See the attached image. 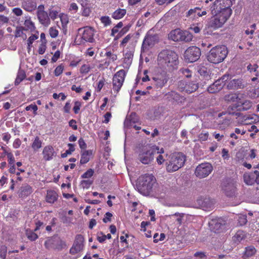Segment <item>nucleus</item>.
Wrapping results in <instances>:
<instances>
[{
	"label": "nucleus",
	"instance_id": "obj_4",
	"mask_svg": "<svg viewBox=\"0 0 259 259\" xmlns=\"http://www.w3.org/2000/svg\"><path fill=\"white\" fill-rule=\"evenodd\" d=\"M156 153H164L163 148L157 146H145L142 149L139 154V160L144 164L150 163L154 159V155Z\"/></svg>",
	"mask_w": 259,
	"mask_h": 259
},
{
	"label": "nucleus",
	"instance_id": "obj_64",
	"mask_svg": "<svg viewBox=\"0 0 259 259\" xmlns=\"http://www.w3.org/2000/svg\"><path fill=\"white\" fill-rule=\"evenodd\" d=\"M105 235H104L102 232H100L97 234V240L100 243H103L106 240Z\"/></svg>",
	"mask_w": 259,
	"mask_h": 259
},
{
	"label": "nucleus",
	"instance_id": "obj_1",
	"mask_svg": "<svg viewBox=\"0 0 259 259\" xmlns=\"http://www.w3.org/2000/svg\"><path fill=\"white\" fill-rule=\"evenodd\" d=\"M231 0H217L211 9L212 16L209 19L208 26L213 30L222 27L232 14Z\"/></svg>",
	"mask_w": 259,
	"mask_h": 259
},
{
	"label": "nucleus",
	"instance_id": "obj_26",
	"mask_svg": "<svg viewBox=\"0 0 259 259\" xmlns=\"http://www.w3.org/2000/svg\"><path fill=\"white\" fill-rule=\"evenodd\" d=\"M92 155V151L91 150L83 151L81 152L80 163L81 164L87 163Z\"/></svg>",
	"mask_w": 259,
	"mask_h": 259
},
{
	"label": "nucleus",
	"instance_id": "obj_27",
	"mask_svg": "<svg viewBox=\"0 0 259 259\" xmlns=\"http://www.w3.org/2000/svg\"><path fill=\"white\" fill-rule=\"evenodd\" d=\"M133 57V52L129 51L125 54L123 60V67L128 68L132 62Z\"/></svg>",
	"mask_w": 259,
	"mask_h": 259
},
{
	"label": "nucleus",
	"instance_id": "obj_25",
	"mask_svg": "<svg viewBox=\"0 0 259 259\" xmlns=\"http://www.w3.org/2000/svg\"><path fill=\"white\" fill-rule=\"evenodd\" d=\"M31 192V188L29 186L25 185L21 187L18 192V195L20 197H25L30 195Z\"/></svg>",
	"mask_w": 259,
	"mask_h": 259
},
{
	"label": "nucleus",
	"instance_id": "obj_35",
	"mask_svg": "<svg viewBox=\"0 0 259 259\" xmlns=\"http://www.w3.org/2000/svg\"><path fill=\"white\" fill-rule=\"evenodd\" d=\"M245 238V235L243 231H238L236 232L235 235L233 237V240L235 243L240 242Z\"/></svg>",
	"mask_w": 259,
	"mask_h": 259
},
{
	"label": "nucleus",
	"instance_id": "obj_55",
	"mask_svg": "<svg viewBox=\"0 0 259 259\" xmlns=\"http://www.w3.org/2000/svg\"><path fill=\"white\" fill-rule=\"evenodd\" d=\"M195 13L197 15V17H202L206 15L207 12L205 10L201 11V9L199 7H195Z\"/></svg>",
	"mask_w": 259,
	"mask_h": 259
},
{
	"label": "nucleus",
	"instance_id": "obj_36",
	"mask_svg": "<svg viewBox=\"0 0 259 259\" xmlns=\"http://www.w3.org/2000/svg\"><path fill=\"white\" fill-rule=\"evenodd\" d=\"M42 142L39 139L38 137H36L33 142L32 144L31 147L32 148L34 151H37L38 149L41 148V147Z\"/></svg>",
	"mask_w": 259,
	"mask_h": 259
},
{
	"label": "nucleus",
	"instance_id": "obj_47",
	"mask_svg": "<svg viewBox=\"0 0 259 259\" xmlns=\"http://www.w3.org/2000/svg\"><path fill=\"white\" fill-rule=\"evenodd\" d=\"M105 56L107 57L110 61H114L117 60V55L111 51H107L105 54Z\"/></svg>",
	"mask_w": 259,
	"mask_h": 259
},
{
	"label": "nucleus",
	"instance_id": "obj_21",
	"mask_svg": "<svg viewBox=\"0 0 259 259\" xmlns=\"http://www.w3.org/2000/svg\"><path fill=\"white\" fill-rule=\"evenodd\" d=\"M166 99L169 101H175L176 102H182L184 100L179 94L175 91H171L165 95Z\"/></svg>",
	"mask_w": 259,
	"mask_h": 259
},
{
	"label": "nucleus",
	"instance_id": "obj_54",
	"mask_svg": "<svg viewBox=\"0 0 259 259\" xmlns=\"http://www.w3.org/2000/svg\"><path fill=\"white\" fill-rule=\"evenodd\" d=\"M58 13L57 10L54 9L50 10L49 16L50 19H51L53 20L56 19L59 15Z\"/></svg>",
	"mask_w": 259,
	"mask_h": 259
},
{
	"label": "nucleus",
	"instance_id": "obj_37",
	"mask_svg": "<svg viewBox=\"0 0 259 259\" xmlns=\"http://www.w3.org/2000/svg\"><path fill=\"white\" fill-rule=\"evenodd\" d=\"M59 17L62 23V27L63 29H65L69 22L68 17L66 14H61L59 15Z\"/></svg>",
	"mask_w": 259,
	"mask_h": 259
},
{
	"label": "nucleus",
	"instance_id": "obj_3",
	"mask_svg": "<svg viewBox=\"0 0 259 259\" xmlns=\"http://www.w3.org/2000/svg\"><path fill=\"white\" fill-rule=\"evenodd\" d=\"M155 183L156 179L153 175H144L138 178L136 187L141 194L147 196L152 192Z\"/></svg>",
	"mask_w": 259,
	"mask_h": 259
},
{
	"label": "nucleus",
	"instance_id": "obj_28",
	"mask_svg": "<svg viewBox=\"0 0 259 259\" xmlns=\"http://www.w3.org/2000/svg\"><path fill=\"white\" fill-rule=\"evenodd\" d=\"M126 11L124 9H117L112 14V17L116 20L122 18L126 14Z\"/></svg>",
	"mask_w": 259,
	"mask_h": 259
},
{
	"label": "nucleus",
	"instance_id": "obj_50",
	"mask_svg": "<svg viewBox=\"0 0 259 259\" xmlns=\"http://www.w3.org/2000/svg\"><path fill=\"white\" fill-rule=\"evenodd\" d=\"M4 151L8 158L9 164L10 165L14 164L15 160L13 154L11 152H7L5 150Z\"/></svg>",
	"mask_w": 259,
	"mask_h": 259
},
{
	"label": "nucleus",
	"instance_id": "obj_9",
	"mask_svg": "<svg viewBox=\"0 0 259 259\" xmlns=\"http://www.w3.org/2000/svg\"><path fill=\"white\" fill-rule=\"evenodd\" d=\"M126 72L121 69L117 71L113 76L112 79V89L114 93L117 94L122 87L124 81Z\"/></svg>",
	"mask_w": 259,
	"mask_h": 259
},
{
	"label": "nucleus",
	"instance_id": "obj_19",
	"mask_svg": "<svg viewBox=\"0 0 259 259\" xmlns=\"http://www.w3.org/2000/svg\"><path fill=\"white\" fill-rule=\"evenodd\" d=\"M21 7L29 13H32L37 9V3L35 0H22Z\"/></svg>",
	"mask_w": 259,
	"mask_h": 259
},
{
	"label": "nucleus",
	"instance_id": "obj_53",
	"mask_svg": "<svg viewBox=\"0 0 259 259\" xmlns=\"http://www.w3.org/2000/svg\"><path fill=\"white\" fill-rule=\"evenodd\" d=\"M94 173L93 169L90 168L85 172L82 176L81 177L83 179H88L91 178Z\"/></svg>",
	"mask_w": 259,
	"mask_h": 259
},
{
	"label": "nucleus",
	"instance_id": "obj_8",
	"mask_svg": "<svg viewBox=\"0 0 259 259\" xmlns=\"http://www.w3.org/2000/svg\"><path fill=\"white\" fill-rule=\"evenodd\" d=\"M159 40L158 35L154 34L151 30L149 31L146 34L143 41L142 51L145 52L152 48Z\"/></svg>",
	"mask_w": 259,
	"mask_h": 259
},
{
	"label": "nucleus",
	"instance_id": "obj_30",
	"mask_svg": "<svg viewBox=\"0 0 259 259\" xmlns=\"http://www.w3.org/2000/svg\"><path fill=\"white\" fill-rule=\"evenodd\" d=\"M223 190L228 196L231 197L235 193L236 187L234 184L231 183L225 186Z\"/></svg>",
	"mask_w": 259,
	"mask_h": 259
},
{
	"label": "nucleus",
	"instance_id": "obj_16",
	"mask_svg": "<svg viewBox=\"0 0 259 259\" xmlns=\"http://www.w3.org/2000/svg\"><path fill=\"white\" fill-rule=\"evenodd\" d=\"M244 183L247 185H252L254 183L259 184V171L254 170L253 172L245 173L243 175Z\"/></svg>",
	"mask_w": 259,
	"mask_h": 259
},
{
	"label": "nucleus",
	"instance_id": "obj_11",
	"mask_svg": "<svg viewBox=\"0 0 259 259\" xmlns=\"http://www.w3.org/2000/svg\"><path fill=\"white\" fill-rule=\"evenodd\" d=\"M36 16L39 22L45 27H48L51 24V20L48 13L45 11L43 5L37 7Z\"/></svg>",
	"mask_w": 259,
	"mask_h": 259
},
{
	"label": "nucleus",
	"instance_id": "obj_13",
	"mask_svg": "<svg viewBox=\"0 0 259 259\" xmlns=\"http://www.w3.org/2000/svg\"><path fill=\"white\" fill-rule=\"evenodd\" d=\"M212 170L211 165L209 163H203L197 166L195 169V175L199 178H203L208 176Z\"/></svg>",
	"mask_w": 259,
	"mask_h": 259
},
{
	"label": "nucleus",
	"instance_id": "obj_23",
	"mask_svg": "<svg viewBox=\"0 0 259 259\" xmlns=\"http://www.w3.org/2000/svg\"><path fill=\"white\" fill-rule=\"evenodd\" d=\"M153 83L158 88H162L167 82V79L165 76H161L153 78Z\"/></svg>",
	"mask_w": 259,
	"mask_h": 259
},
{
	"label": "nucleus",
	"instance_id": "obj_24",
	"mask_svg": "<svg viewBox=\"0 0 259 259\" xmlns=\"http://www.w3.org/2000/svg\"><path fill=\"white\" fill-rule=\"evenodd\" d=\"M237 107L239 108V110H247L249 109L252 106V103L249 100L242 101L241 98L239 99Z\"/></svg>",
	"mask_w": 259,
	"mask_h": 259
},
{
	"label": "nucleus",
	"instance_id": "obj_44",
	"mask_svg": "<svg viewBox=\"0 0 259 259\" xmlns=\"http://www.w3.org/2000/svg\"><path fill=\"white\" fill-rule=\"evenodd\" d=\"M49 34L52 38H56L58 36L59 31L55 27H51L49 30Z\"/></svg>",
	"mask_w": 259,
	"mask_h": 259
},
{
	"label": "nucleus",
	"instance_id": "obj_45",
	"mask_svg": "<svg viewBox=\"0 0 259 259\" xmlns=\"http://www.w3.org/2000/svg\"><path fill=\"white\" fill-rule=\"evenodd\" d=\"M131 119H130V126H133L136 130H139L141 128V127L138 126L136 125H134V124L136 122L137 118L136 115L135 114H132L131 115Z\"/></svg>",
	"mask_w": 259,
	"mask_h": 259
},
{
	"label": "nucleus",
	"instance_id": "obj_6",
	"mask_svg": "<svg viewBox=\"0 0 259 259\" xmlns=\"http://www.w3.org/2000/svg\"><path fill=\"white\" fill-rule=\"evenodd\" d=\"M185 161V157L182 153L173 154L166 162L167 171L171 172L178 170L184 165Z\"/></svg>",
	"mask_w": 259,
	"mask_h": 259
},
{
	"label": "nucleus",
	"instance_id": "obj_10",
	"mask_svg": "<svg viewBox=\"0 0 259 259\" xmlns=\"http://www.w3.org/2000/svg\"><path fill=\"white\" fill-rule=\"evenodd\" d=\"M198 88V84L194 81L188 82L182 80L177 83V89L182 93L190 94L196 91Z\"/></svg>",
	"mask_w": 259,
	"mask_h": 259
},
{
	"label": "nucleus",
	"instance_id": "obj_41",
	"mask_svg": "<svg viewBox=\"0 0 259 259\" xmlns=\"http://www.w3.org/2000/svg\"><path fill=\"white\" fill-rule=\"evenodd\" d=\"M257 68L258 66L256 64H254L253 65L249 64L247 67V70L249 71L250 73L255 72V75L256 76H259V73L257 71Z\"/></svg>",
	"mask_w": 259,
	"mask_h": 259
},
{
	"label": "nucleus",
	"instance_id": "obj_7",
	"mask_svg": "<svg viewBox=\"0 0 259 259\" xmlns=\"http://www.w3.org/2000/svg\"><path fill=\"white\" fill-rule=\"evenodd\" d=\"M168 38L175 41H184L189 42L192 40L193 36L186 30L176 29L172 30L168 34Z\"/></svg>",
	"mask_w": 259,
	"mask_h": 259
},
{
	"label": "nucleus",
	"instance_id": "obj_46",
	"mask_svg": "<svg viewBox=\"0 0 259 259\" xmlns=\"http://www.w3.org/2000/svg\"><path fill=\"white\" fill-rule=\"evenodd\" d=\"M122 26V22H119L115 26H114L112 29L111 35L114 36L115 35V34L119 31V29L121 28Z\"/></svg>",
	"mask_w": 259,
	"mask_h": 259
},
{
	"label": "nucleus",
	"instance_id": "obj_51",
	"mask_svg": "<svg viewBox=\"0 0 259 259\" xmlns=\"http://www.w3.org/2000/svg\"><path fill=\"white\" fill-rule=\"evenodd\" d=\"M26 235L27 238L31 241H34L38 238L36 234L30 231L27 232Z\"/></svg>",
	"mask_w": 259,
	"mask_h": 259
},
{
	"label": "nucleus",
	"instance_id": "obj_61",
	"mask_svg": "<svg viewBox=\"0 0 259 259\" xmlns=\"http://www.w3.org/2000/svg\"><path fill=\"white\" fill-rule=\"evenodd\" d=\"M132 35L131 34L127 35L122 40L120 46L122 47L125 46L127 43L130 41L131 38H132Z\"/></svg>",
	"mask_w": 259,
	"mask_h": 259
},
{
	"label": "nucleus",
	"instance_id": "obj_48",
	"mask_svg": "<svg viewBox=\"0 0 259 259\" xmlns=\"http://www.w3.org/2000/svg\"><path fill=\"white\" fill-rule=\"evenodd\" d=\"M209 134L206 132H201L198 136V140L200 142L205 141L208 139Z\"/></svg>",
	"mask_w": 259,
	"mask_h": 259
},
{
	"label": "nucleus",
	"instance_id": "obj_15",
	"mask_svg": "<svg viewBox=\"0 0 259 259\" xmlns=\"http://www.w3.org/2000/svg\"><path fill=\"white\" fill-rule=\"evenodd\" d=\"M79 32L81 34V38L86 41L90 42H93L94 30L89 26H86L78 29Z\"/></svg>",
	"mask_w": 259,
	"mask_h": 259
},
{
	"label": "nucleus",
	"instance_id": "obj_18",
	"mask_svg": "<svg viewBox=\"0 0 259 259\" xmlns=\"http://www.w3.org/2000/svg\"><path fill=\"white\" fill-rule=\"evenodd\" d=\"M83 240L84 239L82 235H77L73 246L70 248V252L72 254H75L82 250Z\"/></svg>",
	"mask_w": 259,
	"mask_h": 259
},
{
	"label": "nucleus",
	"instance_id": "obj_5",
	"mask_svg": "<svg viewBox=\"0 0 259 259\" xmlns=\"http://www.w3.org/2000/svg\"><path fill=\"white\" fill-rule=\"evenodd\" d=\"M228 54L226 46H218L213 48L207 55V59L211 63L218 64L222 62Z\"/></svg>",
	"mask_w": 259,
	"mask_h": 259
},
{
	"label": "nucleus",
	"instance_id": "obj_14",
	"mask_svg": "<svg viewBox=\"0 0 259 259\" xmlns=\"http://www.w3.org/2000/svg\"><path fill=\"white\" fill-rule=\"evenodd\" d=\"M229 75H225L221 79L216 80L207 89L210 93H215L221 90L225 85V82L228 79Z\"/></svg>",
	"mask_w": 259,
	"mask_h": 259
},
{
	"label": "nucleus",
	"instance_id": "obj_29",
	"mask_svg": "<svg viewBox=\"0 0 259 259\" xmlns=\"http://www.w3.org/2000/svg\"><path fill=\"white\" fill-rule=\"evenodd\" d=\"M58 198V195L55 191L50 190L47 191L46 201L48 203H53Z\"/></svg>",
	"mask_w": 259,
	"mask_h": 259
},
{
	"label": "nucleus",
	"instance_id": "obj_62",
	"mask_svg": "<svg viewBox=\"0 0 259 259\" xmlns=\"http://www.w3.org/2000/svg\"><path fill=\"white\" fill-rule=\"evenodd\" d=\"M91 69V67L88 65H83L80 69V72L81 73H87L89 72Z\"/></svg>",
	"mask_w": 259,
	"mask_h": 259
},
{
	"label": "nucleus",
	"instance_id": "obj_63",
	"mask_svg": "<svg viewBox=\"0 0 259 259\" xmlns=\"http://www.w3.org/2000/svg\"><path fill=\"white\" fill-rule=\"evenodd\" d=\"M37 106L35 104H31L29 106H27L25 108V110L26 111H29L32 110L33 111L34 114H36V111L37 110Z\"/></svg>",
	"mask_w": 259,
	"mask_h": 259
},
{
	"label": "nucleus",
	"instance_id": "obj_49",
	"mask_svg": "<svg viewBox=\"0 0 259 259\" xmlns=\"http://www.w3.org/2000/svg\"><path fill=\"white\" fill-rule=\"evenodd\" d=\"M211 225H214L213 229L215 230V231H219L220 229H222L223 227V225L220 222V221H218L215 222L214 221H212L211 223H210Z\"/></svg>",
	"mask_w": 259,
	"mask_h": 259
},
{
	"label": "nucleus",
	"instance_id": "obj_57",
	"mask_svg": "<svg viewBox=\"0 0 259 259\" xmlns=\"http://www.w3.org/2000/svg\"><path fill=\"white\" fill-rule=\"evenodd\" d=\"M38 36L36 34H32L28 39L27 44L29 48L33 41L38 38Z\"/></svg>",
	"mask_w": 259,
	"mask_h": 259
},
{
	"label": "nucleus",
	"instance_id": "obj_22",
	"mask_svg": "<svg viewBox=\"0 0 259 259\" xmlns=\"http://www.w3.org/2000/svg\"><path fill=\"white\" fill-rule=\"evenodd\" d=\"M243 85L242 82V80L239 79H234L229 81L227 85V87L229 89L235 90L238 89H241L243 88Z\"/></svg>",
	"mask_w": 259,
	"mask_h": 259
},
{
	"label": "nucleus",
	"instance_id": "obj_56",
	"mask_svg": "<svg viewBox=\"0 0 259 259\" xmlns=\"http://www.w3.org/2000/svg\"><path fill=\"white\" fill-rule=\"evenodd\" d=\"M93 181L90 180H83L81 182V185L83 188H89L92 184Z\"/></svg>",
	"mask_w": 259,
	"mask_h": 259
},
{
	"label": "nucleus",
	"instance_id": "obj_52",
	"mask_svg": "<svg viewBox=\"0 0 259 259\" xmlns=\"http://www.w3.org/2000/svg\"><path fill=\"white\" fill-rule=\"evenodd\" d=\"M104 26H107L111 24V20L108 16H103L100 19Z\"/></svg>",
	"mask_w": 259,
	"mask_h": 259
},
{
	"label": "nucleus",
	"instance_id": "obj_34",
	"mask_svg": "<svg viewBox=\"0 0 259 259\" xmlns=\"http://www.w3.org/2000/svg\"><path fill=\"white\" fill-rule=\"evenodd\" d=\"M239 96L236 94H230L225 96V100L228 102H236L238 104V101H239Z\"/></svg>",
	"mask_w": 259,
	"mask_h": 259
},
{
	"label": "nucleus",
	"instance_id": "obj_32",
	"mask_svg": "<svg viewBox=\"0 0 259 259\" xmlns=\"http://www.w3.org/2000/svg\"><path fill=\"white\" fill-rule=\"evenodd\" d=\"M56 242L55 238H48L45 242V246L46 248L49 249L58 248L56 246Z\"/></svg>",
	"mask_w": 259,
	"mask_h": 259
},
{
	"label": "nucleus",
	"instance_id": "obj_33",
	"mask_svg": "<svg viewBox=\"0 0 259 259\" xmlns=\"http://www.w3.org/2000/svg\"><path fill=\"white\" fill-rule=\"evenodd\" d=\"M259 121V116L256 114H252L244 117V121L246 124L256 122Z\"/></svg>",
	"mask_w": 259,
	"mask_h": 259
},
{
	"label": "nucleus",
	"instance_id": "obj_20",
	"mask_svg": "<svg viewBox=\"0 0 259 259\" xmlns=\"http://www.w3.org/2000/svg\"><path fill=\"white\" fill-rule=\"evenodd\" d=\"M42 154L44 160L46 161H50L53 158L55 152L52 146H47L44 147Z\"/></svg>",
	"mask_w": 259,
	"mask_h": 259
},
{
	"label": "nucleus",
	"instance_id": "obj_39",
	"mask_svg": "<svg viewBox=\"0 0 259 259\" xmlns=\"http://www.w3.org/2000/svg\"><path fill=\"white\" fill-rule=\"evenodd\" d=\"M186 17L189 18V20H196L197 17V15L195 13V9H191L189 10L186 14Z\"/></svg>",
	"mask_w": 259,
	"mask_h": 259
},
{
	"label": "nucleus",
	"instance_id": "obj_38",
	"mask_svg": "<svg viewBox=\"0 0 259 259\" xmlns=\"http://www.w3.org/2000/svg\"><path fill=\"white\" fill-rule=\"evenodd\" d=\"M26 77L25 73L23 70H19L15 80V84H19Z\"/></svg>",
	"mask_w": 259,
	"mask_h": 259
},
{
	"label": "nucleus",
	"instance_id": "obj_40",
	"mask_svg": "<svg viewBox=\"0 0 259 259\" xmlns=\"http://www.w3.org/2000/svg\"><path fill=\"white\" fill-rule=\"evenodd\" d=\"M256 252L255 248L252 246H248L246 248L245 255L249 257L253 256Z\"/></svg>",
	"mask_w": 259,
	"mask_h": 259
},
{
	"label": "nucleus",
	"instance_id": "obj_12",
	"mask_svg": "<svg viewBox=\"0 0 259 259\" xmlns=\"http://www.w3.org/2000/svg\"><path fill=\"white\" fill-rule=\"evenodd\" d=\"M201 55L200 49L195 46L188 48L184 53L185 59L190 62H193L197 60Z\"/></svg>",
	"mask_w": 259,
	"mask_h": 259
},
{
	"label": "nucleus",
	"instance_id": "obj_31",
	"mask_svg": "<svg viewBox=\"0 0 259 259\" xmlns=\"http://www.w3.org/2000/svg\"><path fill=\"white\" fill-rule=\"evenodd\" d=\"M24 27L27 30H29L31 32L34 31L35 29V26L34 22H33L30 17H26V19L24 23Z\"/></svg>",
	"mask_w": 259,
	"mask_h": 259
},
{
	"label": "nucleus",
	"instance_id": "obj_17",
	"mask_svg": "<svg viewBox=\"0 0 259 259\" xmlns=\"http://www.w3.org/2000/svg\"><path fill=\"white\" fill-rule=\"evenodd\" d=\"M166 217L170 220H175L179 226L185 224L190 217L189 214L185 213L176 212L174 214L167 215Z\"/></svg>",
	"mask_w": 259,
	"mask_h": 259
},
{
	"label": "nucleus",
	"instance_id": "obj_60",
	"mask_svg": "<svg viewBox=\"0 0 259 259\" xmlns=\"http://www.w3.org/2000/svg\"><path fill=\"white\" fill-rule=\"evenodd\" d=\"M81 106V103L79 101H75L74 102V106L73 107V110L75 114H77L79 112L80 107Z\"/></svg>",
	"mask_w": 259,
	"mask_h": 259
},
{
	"label": "nucleus",
	"instance_id": "obj_58",
	"mask_svg": "<svg viewBox=\"0 0 259 259\" xmlns=\"http://www.w3.org/2000/svg\"><path fill=\"white\" fill-rule=\"evenodd\" d=\"M12 12L16 16H21L23 14V11L20 8H14Z\"/></svg>",
	"mask_w": 259,
	"mask_h": 259
},
{
	"label": "nucleus",
	"instance_id": "obj_2",
	"mask_svg": "<svg viewBox=\"0 0 259 259\" xmlns=\"http://www.w3.org/2000/svg\"><path fill=\"white\" fill-rule=\"evenodd\" d=\"M178 55L170 50H163L158 56V64L161 68L172 70L177 66Z\"/></svg>",
	"mask_w": 259,
	"mask_h": 259
},
{
	"label": "nucleus",
	"instance_id": "obj_59",
	"mask_svg": "<svg viewBox=\"0 0 259 259\" xmlns=\"http://www.w3.org/2000/svg\"><path fill=\"white\" fill-rule=\"evenodd\" d=\"M64 70V66L62 65L57 66L54 71L55 75L57 76L60 75Z\"/></svg>",
	"mask_w": 259,
	"mask_h": 259
},
{
	"label": "nucleus",
	"instance_id": "obj_42",
	"mask_svg": "<svg viewBox=\"0 0 259 259\" xmlns=\"http://www.w3.org/2000/svg\"><path fill=\"white\" fill-rule=\"evenodd\" d=\"M69 149L65 151V153L61 154L62 157H66L68 155L71 154L73 152L75 151L74 145L73 144L69 143L68 144Z\"/></svg>",
	"mask_w": 259,
	"mask_h": 259
},
{
	"label": "nucleus",
	"instance_id": "obj_43",
	"mask_svg": "<svg viewBox=\"0 0 259 259\" xmlns=\"http://www.w3.org/2000/svg\"><path fill=\"white\" fill-rule=\"evenodd\" d=\"M238 224L240 226H243L247 222V217L245 214H239L238 218Z\"/></svg>",
	"mask_w": 259,
	"mask_h": 259
}]
</instances>
